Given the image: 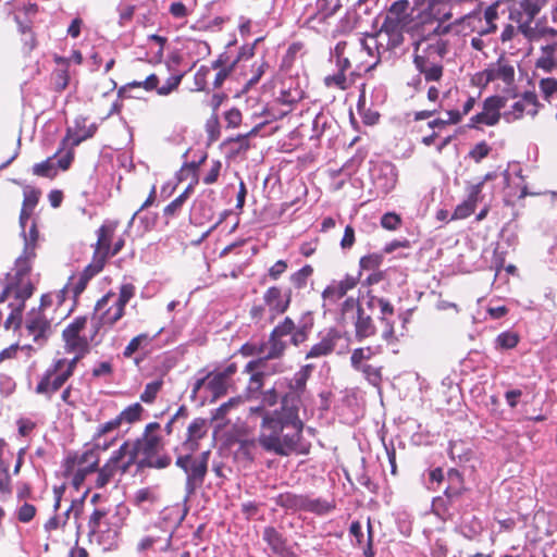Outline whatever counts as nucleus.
Listing matches in <instances>:
<instances>
[{
    "label": "nucleus",
    "mask_w": 557,
    "mask_h": 557,
    "mask_svg": "<svg viewBox=\"0 0 557 557\" xmlns=\"http://www.w3.org/2000/svg\"><path fill=\"white\" fill-rule=\"evenodd\" d=\"M102 270L103 268L92 263L91 261L83 269L78 278L72 286V294L75 301H77L78 297L84 293L89 281L98 275Z\"/></svg>",
    "instance_id": "473e14b6"
},
{
    "label": "nucleus",
    "mask_w": 557,
    "mask_h": 557,
    "mask_svg": "<svg viewBox=\"0 0 557 557\" xmlns=\"http://www.w3.org/2000/svg\"><path fill=\"white\" fill-rule=\"evenodd\" d=\"M355 370L361 372L364 379L373 386H379L382 382V367L366 363Z\"/></svg>",
    "instance_id": "864d4df0"
},
{
    "label": "nucleus",
    "mask_w": 557,
    "mask_h": 557,
    "mask_svg": "<svg viewBox=\"0 0 557 557\" xmlns=\"http://www.w3.org/2000/svg\"><path fill=\"white\" fill-rule=\"evenodd\" d=\"M55 157L57 156L54 153L52 157L47 158L45 161L34 164V166L32 169L33 174L36 176H39V177H48V178L55 177L58 174V171H57L54 163L52 162V160Z\"/></svg>",
    "instance_id": "de8ad7c7"
},
{
    "label": "nucleus",
    "mask_w": 557,
    "mask_h": 557,
    "mask_svg": "<svg viewBox=\"0 0 557 557\" xmlns=\"http://www.w3.org/2000/svg\"><path fill=\"white\" fill-rule=\"evenodd\" d=\"M375 304L380 307V317H394L395 309L388 299L383 297L371 296L368 301V306L372 308Z\"/></svg>",
    "instance_id": "052dcab7"
},
{
    "label": "nucleus",
    "mask_w": 557,
    "mask_h": 557,
    "mask_svg": "<svg viewBox=\"0 0 557 557\" xmlns=\"http://www.w3.org/2000/svg\"><path fill=\"white\" fill-rule=\"evenodd\" d=\"M349 46V42L346 40H341L335 45L334 54L336 58V66L337 71L346 74V72L351 67L352 61L348 55H346V49Z\"/></svg>",
    "instance_id": "a18cd8bd"
},
{
    "label": "nucleus",
    "mask_w": 557,
    "mask_h": 557,
    "mask_svg": "<svg viewBox=\"0 0 557 557\" xmlns=\"http://www.w3.org/2000/svg\"><path fill=\"white\" fill-rule=\"evenodd\" d=\"M86 121V117L75 119L74 126L66 129L65 136L60 141L55 156H59L66 150L65 154L60 157L58 160V168L62 171L69 170L74 161L75 147L79 146L84 140L94 137L97 132V125L90 124L87 126Z\"/></svg>",
    "instance_id": "0eeeda50"
},
{
    "label": "nucleus",
    "mask_w": 557,
    "mask_h": 557,
    "mask_svg": "<svg viewBox=\"0 0 557 557\" xmlns=\"http://www.w3.org/2000/svg\"><path fill=\"white\" fill-rule=\"evenodd\" d=\"M125 520V515L116 508H94L87 522L89 542L103 550L116 548Z\"/></svg>",
    "instance_id": "7ed1b4c3"
},
{
    "label": "nucleus",
    "mask_w": 557,
    "mask_h": 557,
    "mask_svg": "<svg viewBox=\"0 0 557 557\" xmlns=\"http://www.w3.org/2000/svg\"><path fill=\"white\" fill-rule=\"evenodd\" d=\"M513 100L509 110H506V107L503 109V116L507 122L516 121L524 114L535 115L537 113L539 102L534 92H524L521 98Z\"/></svg>",
    "instance_id": "5701e85b"
},
{
    "label": "nucleus",
    "mask_w": 557,
    "mask_h": 557,
    "mask_svg": "<svg viewBox=\"0 0 557 557\" xmlns=\"http://www.w3.org/2000/svg\"><path fill=\"white\" fill-rule=\"evenodd\" d=\"M374 36L367 34L359 39L358 44L355 45V50L360 58L357 59L352 55V59L358 62L357 67L366 72L374 69L382 60H385L384 54L381 53V48L377 46L373 47Z\"/></svg>",
    "instance_id": "2eb2a0df"
},
{
    "label": "nucleus",
    "mask_w": 557,
    "mask_h": 557,
    "mask_svg": "<svg viewBox=\"0 0 557 557\" xmlns=\"http://www.w3.org/2000/svg\"><path fill=\"white\" fill-rule=\"evenodd\" d=\"M335 509V502L325 498H312L309 495L304 497L302 511L312 512L319 516L326 515Z\"/></svg>",
    "instance_id": "e433bc0d"
},
{
    "label": "nucleus",
    "mask_w": 557,
    "mask_h": 557,
    "mask_svg": "<svg viewBox=\"0 0 557 557\" xmlns=\"http://www.w3.org/2000/svg\"><path fill=\"white\" fill-rule=\"evenodd\" d=\"M268 66V62L263 59L252 64V75L246 83V89L252 87L260 81Z\"/></svg>",
    "instance_id": "774afa93"
},
{
    "label": "nucleus",
    "mask_w": 557,
    "mask_h": 557,
    "mask_svg": "<svg viewBox=\"0 0 557 557\" xmlns=\"http://www.w3.org/2000/svg\"><path fill=\"white\" fill-rule=\"evenodd\" d=\"M163 380H156L146 384L144 392L140 394V400L145 404H152L159 392L162 389Z\"/></svg>",
    "instance_id": "13d9d810"
},
{
    "label": "nucleus",
    "mask_w": 557,
    "mask_h": 557,
    "mask_svg": "<svg viewBox=\"0 0 557 557\" xmlns=\"http://www.w3.org/2000/svg\"><path fill=\"white\" fill-rule=\"evenodd\" d=\"M114 296L112 290H109L95 305V312H100L96 322L92 323L91 339H95L97 334L103 327L111 329L117 321H120L125 309L114 302L112 306H108L110 299Z\"/></svg>",
    "instance_id": "f8f14e48"
},
{
    "label": "nucleus",
    "mask_w": 557,
    "mask_h": 557,
    "mask_svg": "<svg viewBox=\"0 0 557 557\" xmlns=\"http://www.w3.org/2000/svg\"><path fill=\"white\" fill-rule=\"evenodd\" d=\"M539 87L544 100L552 102L554 95L557 94V79L553 77L542 78Z\"/></svg>",
    "instance_id": "bf43d9fd"
},
{
    "label": "nucleus",
    "mask_w": 557,
    "mask_h": 557,
    "mask_svg": "<svg viewBox=\"0 0 557 557\" xmlns=\"http://www.w3.org/2000/svg\"><path fill=\"white\" fill-rule=\"evenodd\" d=\"M184 73H174L169 76L165 83L160 86V89H157V94L159 96L165 97L176 91L184 78Z\"/></svg>",
    "instance_id": "5fc2aeb1"
},
{
    "label": "nucleus",
    "mask_w": 557,
    "mask_h": 557,
    "mask_svg": "<svg viewBox=\"0 0 557 557\" xmlns=\"http://www.w3.org/2000/svg\"><path fill=\"white\" fill-rule=\"evenodd\" d=\"M211 65H201L194 75L193 91H206L208 88L209 76L211 75Z\"/></svg>",
    "instance_id": "603ef678"
},
{
    "label": "nucleus",
    "mask_w": 557,
    "mask_h": 557,
    "mask_svg": "<svg viewBox=\"0 0 557 557\" xmlns=\"http://www.w3.org/2000/svg\"><path fill=\"white\" fill-rule=\"evenodd\" d=\"M315 366L312 363H307L302 366L289 380L288 388L289 392L286 393L281 401H284L287 397H289V405L299 408L300 397L306 391L307 381L311 376Z\"/></svg>",
    "instance_id": "4be33fe9"
},
{
    "label": "nucleus",
    "mask_w": 557,
    "mask_h": 557,
    "mask_svg": "<svg viewBox=\"0 0 557 557\" xmlns=\"http://www.w3.org/2000/svg\"><path fill=\"white\" fill-rule=\"evenodd\" d=\"M342 339V333L335 329H329L320 338L313 344L306 354V359H319L332 355L336 348L338 341Z\"/></svg>",
    "instance_id": "b1692460"
},
{
    "label": "nucleus",
    "mask_w": 557,
    "mask_h": 557,
    "mask_svg": "<svg viewBox=\"0 0 557 557\" xmlns=\"http://www.w3.org/2000/svg\"><path fill=\"white\" fill-rule=\"evenodd\" d=\"M383 262V255L370 253L363 256L359 260V267L361 270L375 271Z\"/></svg>",
    "instance_id": "0e129e2a"
},
{
    "label": "nucleus",
    "mask_w": 557,
    "mask_h": 557,
    "mask_svg": "<svg viewBox=\"0 0 557 557\" xmlns=\"http://www.w3.org/2000/svg\"><path fill=\"white\" fill-rule=\"evenodd\" d=\"M451 29L450 24L410 23L406 33L412 39L413 64L426 83L440 82L444 75L443 58L448 52L444 39Z\"/></svg>",
    "instance_id": "f03ea898"
},
{
    "label": "nucleus",
    "mask_w": 557,
    "mask_h": 557,
    "mask_svg": "<svg viewBox=\"0 0 557 557\" xmlns=\"http://www.w3.org/2000/svg\"><path fill=\"white\" fill-rule=\"evenodd\" d=\"M393 317H380L379 321L382 327L381 337L387 344H393L397 341L395 335V322Z\"/></svg>",
    "instance_id": "4d7b16f0"
},
{
    "label": "nucleus",
    "mask_w": 557,
    "mask_h": 557,
    "mask_svg": "<svg viewBox=\"0 0 557 557\" xmlns=\"http://www.w3.org/2000/svg\"><path fill=\"white\" fill-rule=\"evenodd\" d=\"M143 412L144 407L139 403H135L122 410L117 416V419L120 420L121 425L123 423L132 424L141 419Z\"/></svg>",
    "instance_id": "49530a36"
},
{
    "label": "nucleus",
    "mask_w": 557,
    "mask_h": 557,
    "mask_svg": "<svg viewBox=\"0 0 557 557\" xmlns=\"http://www.w3.org/2000/svg\"><path fill=\"white\" fill-rule=\"evenodd\" d=\"M99 461V454L94 449H88L81 455H69L63 463V474L65 478H71L72 485L79 491L86 476L97 471Z\"/></svg>",
    "instance_id": "9d476101"
},
{
    "label": "nucleus",
    "mask_w": 557,
    "mask_h": 557,
    "mask_svg": "<svg viewBox=\"0 0 557 557\" xmlns=\"http://www.w3.org/2000/svg\"><path fill=\"white\" fill-rule=\"evenodd\" d=\"M404 32H406L404 28L394 26L389 22L388 24L382 23L380 29L372 34L374 36L373 47L379 45L384 59L391 60L395 50L400 48L405 41Z\"/></svg>",
    "instance_id": "4468645a"
},
{
    "label": "nucleus",
    "mask_w": 557,
    "mask_h": 557,
    "mask_svg": "<svg viewBox=\"0 0 557 557\" xmlns=\"http://www.w3.org/2000/svg\"><path fill=\"white\" fill-rule=\"evenodd\" d=\"M225 144L235 145V148L233 149L234 154L245 153L251 148L249 138L245 134H239L235 137H230L226 139Z\"/></svg>",
    "instance_id": "680f3d73"
},
{
    "label": "nucleus",
    "mask_w": 557,
    "mask_h": 557,
    "mask_svg": "<svg viewBox=\"0 0 557 557\" xmlns=\"http://www.w3.org/2000/svg\"><path fill=\"white\" fill-rule=\"evenodd\" d=\"M376 355V350L371 347H360L352 350L350 356V363L354 369L360 368L363 366V361L370 360L373 356Z\"/></svg>",
    "instance_id": "8fccbe9b"
},
{
    "label": "nucleus",
    "mask_w": 557,
    "mask_h": 557,
    "mask_svg": "<svg viewBox=\"0 0 557 557\" xmlns=\"http://www.w3.org/2000/svg\"><path fill=\"white\" fill-rule=\"evenodd\" d=\"M302 494H295L293 492H284L275 497V504L286 510L302 511L304 509Z\"/></svg>",
    "instance_id": "58836bf2"
},
{
    "label": "nucleus",
    "mask_w": 557,
    "mask_h": 557,
    "mask_svg": "<svg viewBox=\"0 0 557 557\" xmlns=\"http://www.w3.org/2000/svg\"><path fill=\"white\" fill-rule=\"evenodd\" d=\"M160 331L154 335L148 333H140L133 337L123 350V357L126 359L132 358L138 350L147 348L152 341L159 335Z\"/></svg>",
    "instance_id": "4c0bfd02"
},
{
    "label": "nucleus",
    "mask_w": 557,
    "mask_h": 557,
    "mask_svg": "<svg viewBox=\"0 0 557 557\" xmlns=\"http://www.w3.org/2000/svg\"><path fill=\"white\" fill-rule=\"evenodd\" d=\"M289 397L281 401L280 408L264 414L258 435L259 445L267 453L281 457L308 455L311 444L304 440L305 423L299 408L289 405Z\"/></svg>",
    "instance_id": "f257e3e1"
},
{
    "label": "nucleus",
    "mask_w": 557,
    "mask_h": 557,
    "mask_svg": "<svg viewBox=\"0 0 557 557\" xmlns=\"http://www.w3.org/2000/svg\"><path fill=\"white\" fill-rule=\"evenodd\" d=\"M193 454L188 451L178 454L175 460V466L186 474L185 490L188 494L195 493L202 486L208 473L210 450L202 451L198 456Z\"/></svg>",
    "instance_id": "1a4fd4ad"
},
{
    "label": "nucleus",
    "mask_w": 557,
    "mask_h": 557,
    "mask_svg": "<svg viewBox=\"0 0 557 557\" xmlns=\"http://www.w3.org/2000/svg\"><path fill=\"white\" fill-rule=\"evenodd\" d=\"M312 274L313 268L310 264H306L289 276L290 284L297 290L304 289Z\"/></svg>",
    "instance_id": "09e8293b"
},
{
    "label": "nucleus",
    "mask_w": 557,
    "mask_h": 557,
    "mask_svg": "<svg viewBox=\"0 0 557 557\" xmlns=\"http://www.w3.org/2000/svg\"><path fill=\"white\" fill-rule=\"evenodd\" d=\"M110 458L120 469V474L127 473L133 466L138 468L139 456L132 441H125Z\"/></svg>",
    "instance_id": "a878e982"
},
{
    "label": "nucleus",
    "mask_w": 557,
    "mask_h": 557,
    "mask_svg": "<svg viewBox=\"0 0 557 557\" xmlns=\"http://www.w3.org/2000/svg\"><path fill=\"white\" fill-rule=\"evenodd\" d=\"M547 0H520L517 22H534L537 14L546 5Z\"/></svg>",
    "instance_id": "c9c22d12"
},
{
    "label": "nucleus",
    "mask_w": 557,
    "mask_h": 557,
    "mask_svg": "<svg viewBox=\"0 0 557 557\" xmlns=\"http://www.w3.org/2000/svg\"><path fill=\"white\" fill-rule=\"evenodd\" d=\"M381 226L387 231H396L401 226V218L396 212H386L381 218Z\"/></svg>",
    "instance_id": "338daca9"
},
{
    "label": "nucleus",
    "mask_w": 557,
    "mask_h": 557,
    "mask_svg": "<svg viewBox=\"0 0 557 557\" xmlns=\"http://www.w3.org/2000/svg\"><path fill=\"white\" fill-rule=\"evenodd\" d=\"M557 51V42H552L541 48V55L536 60L535 66L552 72L556 66L555 53Z\"/></svg>",
    "instance_id": "ea45409f"
},
{
    "label": "nucleus",
    "mask_w": 557,
    "mask_h": 557,
    "mask_svg": "<svg viewBox=\"0 0 557 557\" xmlns=\"http://www.w3.org/2000/svg\"><path fill=\"white\" fill-rule=\"evenodd\" d=\"M446 480L448 485L444 488L447 498H454L461 494L463 490V480L461 474L456 469L447 471Z\"/></svg>",
    "instance_id": "79ce46f5"
},
{
    "label": "nucleus",
    "mask_w": 557,
    "mask_h": 557,
    "mask_svg": "<svg viewBox=\"0 0 557 557\" xmlns=\"http://www.w3.org/2000/svg\"><path fill=\"white\" fill-rule=\"evenodd\" d=\"M355 337L358 341L372 337L376 333V326L370 314H367L364 309L357 305V317L355 321Z\"/></svg>",
    "instance_id": "7c9ffc66"
},
{
    "label": "nucleus",
    "mask_w": 557,
    "mask_h": 557,
    "mask_svg": "<svg viewBox=\"0 0 557 557\" xmlns=\"http://www.w3.org/2000/svg\"><path fill=\"white\" fill-rule=\"evenodd\" d=\"M490 182H493L494 188H500L506 190L507 197L516 196V190L510 183V174L508 172V163H500L497 165V169L493 172H490L488 176Z\"/></svg>",
    "instance_id": "2f4dec72"
},
{
    "label": "nucleus",
    "mask_w": 557,
    "mask_h": 557,
    "mask_svg": "<svg viewBox=\"0 0 557 557\" xmlns=\"http://www.w3.org/2000/svg\"><path fill=\"white\" fill-rule=\"evenodd\" d=\"M265 362L263 359L250 360L244 368V373L249 375L245 394L248 399L257 398L262 391L264 385V379L267 376L264 372Z\"/></svg>",
    "instance_id": "aec40b11"
},
{
    "label": "nucleus",
    "mask_w": 557,
    "mask_h": 557,
    "mask_svg": "<svg viewBox=\"0 0 557 557\" xmlns=\"http://www.w3.org/2000/svg\"><path fill=\"white\" fill-rule=\"evenodd\" d=\"M242 397H232L227 401L220 405L214 413H213V420H223L227 416L231 409L236 408L239 404H242Z\"/></svg>",
    "instance_id": "e2e57ef3"
},
{
    "label": "nucleus",
    "mask_w": 557,
    "mask_h": 557,
    "mask_svg": "<svg viewBox=\"0 0 557 557\" xmlns=\"http://www.w3.org/2000/svg\"><path fill=\"white\" fill-rule=\"evenodd\" d=\"M262 300L268 308L269 322L285 313L292 302V290H283L280 286H270L265 289Z\"/></svg>",
    "instance_id": "dca6fc26"
},
{
    "label": "nucleus",
    "mask_w": 557,
    "mask_h": 557,
    "mask_svg": "<svg viewBox=\"0 0 557 557\" xmlns=\"http://www.w3.org/2000/svg\"><path fill=\"white\" fill-rule=\"evenodd\" d=\"M194 191L193 185H188L185 190L178 195L175 199H173L168 206L163 209V215L166 219H173L178 215L183 209V206Z\"/></svg>",
    "instance_id": "a19ab883"
},
{
    "label": "nucleus",
    "mask_w": 557,
    "mask_h": 557,
    "mask_svg": "<svg viewBox=\"0 0 557 557\" xmlns=\"http://www.w3.org/2000/svg\"><path fill=\"white\" fill-rule=\"evenodd\" d=\"M520 22L518 32L521 33L529 41H539L541 39H550L557 37V29L549 27L541 22Z\"/></svg>",
    "instance_id": "c85d7f7f"
},
{
    "label": "nucleus",
    "mask_w": 557,
    "mask_h": 557,
    "mask_svg": "<svg viewBox=\"0 0 557 557\" xmlns=\"http://www.w3.org/2000/svg\"><path fill=\"white\" fill-rule=\"evenodd\" d=\"M77 364L69 358H55L38 376L34 392L47 400L65 386L74 375Z\"/></svg>",
    "instance_id": "423d86ee"
},
{
    "label": "nucleus",
    "mask_w": 557,
    "mask_h": 557,
    "mask_svg": "<svg viewBox=\"0 0 557 557\" xmlns=\"http://www.w3.org/2000/svg\"><path fill=\"white\" fill-rule=\"evenodd\" d=\"M342 8L339 0H317L314 12L306 20V25L319 32L330 24V18Z\"/></svg>",
    "instance_id": "6ab92c4d"
},
{
    "label": "nucleus",
    "mask_w": 557,
    "mask_h": 557,
    "mask_svg": "<svg viewBox=\"0 0 557 557\" xmlns=\"http://www.w3.org/2000/svg\"><path fill=\"white\" fill-rule=\"evenodd\" d=\"M159 429L158 422H150L145 426L141 436L132 441L139 456L138 470L165 469L171 465L172 458L168 454L159 455L162 438L160 435L153 434Z\"/></svg>",
    "instance_id": "39448f33"
},
{
    "label": "nucleus",
    "mask_w": 557,
    "mask_h": 557,
    "mask_svg": "<svg viewBox=\"0 0 557 557\" xmlns=\"http://www.w3.org/2000/svg\"><path fill=\"white\" fill-rule=\"evenodd\" d=\"M408 0H397L393 2L387 9L383 23L388 24L389 22L392 25L401 27L406 30V28L410 24V22L406 23V20L408 17Z\"/></svg>",
    "instance_id": "c756f323"
},
{
    "label": "nucleus",
    "mask_w": 557,
    "mask_h": 557,
    "mask_svg": "<svg viewBox=\"0 0 557 557\" xmlns=\"http://www.w3.org/2000/svg\"><path fill=\"white\" fill-rule=\"evenodd\" d=\"M253 47H243L237 55V58L228 63V58L225 53H221L214 61L211 62L212 71H216L213 81L212 87L213 89H219L223 86L226 78L232 74L235 69V65L242 59H249L253 55Z\"/></svg>",
    "instance_id": "f3484780"
},
{
    "label": "nucleus",
    "mask_w": 557,
    "mask_h": 557,
    "mask_svg": "<svg viewBox=\"0 0 557 557\" xmlns=\"http://www.w3.org/2000/svg\"><path fill=\"white\" fill-rule=\"evenodd\" d=\"M453 17V13L450 11V4L447 0L446 5H438L434 10H431L426 14H418L414 18L410 21V23H432L434 24H445L446 21Z\"/></svg>",
    "instance_id": "f704fd0d"
},
{
    "label": "nucleus",
    "mask_w": 557,
    "mask_h": 557,
    "mask_svg": "<svg viewBox=\"0 0 557 557\" xmlns=\"http://www.w3.org/2000/svg\"><path fill=\"white\" fill-rule=\"evenodd\" d=\"M117 226V221H107L97 230V240L92 245L91 262L103 269L110 259L112 240Z\"/></svg>",
    "instance_id": "ddd939ff"
},
{
    "label": "nucleus",
    "mask_w": 557,
    "mask_h": 557,
    "mask_svg": "<svg viewBox=\"0 0 557 557\" xmlns=\"http://www.w3.org/2000/svg\"><path fill=\"white\" fill-rule=\"evenodd\" d=\"M490 83L499 90V95L490 96V126L495 125L500 119V110L507 107L510 99H517L518 88L515 83V66L500 57L496 64L490 67Z\"/></svg>",
    "instance_id": "20e7f679"
},
{
    "label": "nucleus",
    "mask_w": 557,
    "mask_h": 557,
    "mask_svg": "<svg viewBox=\"0 0 557 557\" xmlns=\"http://www.w3.org/2000/svg\"><path fill=\"white\" fill-rule=\"evenodd\" d=\"M519 335L516 332H503L495 339V347L497 349H512L519 343Z\"/></svg>",
    "instance_id": "6e6d98bb"
},
{
    "label": "nucleus",
    "mask_w": 557,
    "mask_h": 557,
    "mask_svg": "<svg viewBox=\"0 0 557 557\" xmlns=\"http://www.w3.org/2000/svg\"><path fill=\"white\" fill-rule=\"evenodd\" d=\"M236 371L237 364L233 362L223 371L209 372L207 374V389L211 393L213 401L226 395L228 387L231 386L232 376Z\"/></svg>",
    "instance_id": "412c9836"
},
{
    "label": "nucleus",
    "mask_w": 557,
    "mask_h": 557,
    "mask_svg": "<svg viewBox=\"0 0 557 557\" xmlns=\"http://www.w3.org/2000/svg\"><path fill=\"white\" fill-rule=\"evenodd\" d=\"M25 330L34 342H46L51 333V320L42 309L33 308L26 315Z\"/></svg>",
    "instance_id": "a211bd4d"
},
{
    "label": "nucleus",
    "mask_w": 557,
    "mask_h": 557,
    "mask_svg": "<svg viewBox=\"0 0 557 557\" xmlns=\"http://www.w3.org/2000/svg\"><path fill=\"white\" fill-rule=\"evenodd\" d=\"M86 325L87 317H76L61 334L64 351L74 355L70 360H74L76 364L90 352V344L95 341L91 339V335L89 337L84 335Z\"/></svg>",
    "instance_id": "6e6552de"
},
{
    "label": "nucleus",
    "mask_w": 557,
    "mask_h": 557,
    "mask_svg": "<svg viewBox=\"0 0 557 557\" xmlns=\"http://www.w3.org/2000/svg\"><path fill=\"white\" fill-rule=\"evenodd\" d=\"M52 79L54 89L57 91H63L70 83L69 69H58L52 73Z\"/></svg>",
    "instance_id": "69168bd1"
},
{
    "label": "nucleus",
    "mask_w": 557,
    "mask_h": 557,
    "mask_svg": "<svg viewBox=\"0 0 557 557\" xmlns=\"http://www.w3.org/2000/svg\"><path fill=\"white\" fill-rule=\"evenodd\" d=\"M208 425L203 418L194 419L187 428L185 441L182 443V449L188 453H195L199 447V441L207 435Z\"/></svg>",
    "instance_id": "cd10ccee"
},
{
    "label": "nucleus",
    "mask_w": 557,
    "mask_h": 557,
    "mask_svg": "<svg viewBox=\"0 0 557 557\" xmlns=\"http://www.w3.org/2000/svg\"><path fill=\"white\" fill-rule=\"evenodd\" d=\"M262 540L267 543L272 554L277 557H288L294 552L288 546L287 539L272 525L263 529Z\"/></svg>",
    "instance_id": "bb28decb"
},
{
    "label": "nucleus",
    "mask_w": 557,
    "mask_h": 557,
    "mask_svg": "<svg viewBox=\"0 0 557 557\" xmlns=\"http://www.w3.org/2000/svg\"><path fill=\"white\" fill-rule=\"evenodd\" d=\"M359 282V276L346 274L344 278L339 281H333L322 292V298L325 302L333 305L339 299L346 296V294L354 289Z\"/></svg>",
    "instance_id": "393cba45"
},
{
    "label": "nucleus",
    "mask_w": 557,
    "mask_h": 557,
    "mask_svg": "<svg viewBox=\"0 0 557 557\" xmlns=\"http://www.w3.org/2000/svg\"><path fill=\"white\" fill-rule=\"evenodd\" d=\"M35 257V246L26 244L23 255L15 261L14 274L12 277H30L33 260Z\"/></svg>",
    "instance_id": "72a5a7b5"
},
{
    "label": "nucleus",
    "mask_w": 557,
    "mask_h": 557,
    "mask_svg": "<svg viewBox=\"0 0 557 557\" xmlns=\"http://www.w3.org/2000/svg\"><path fill=\"white\" fill-rule=\"evenodd\" d=\"M159 500L158 493L152 487L138 490L134 496V504L137 507H144L146 504L153 505Z\"/></svg>",
    "instance_id": "3c124183"
},
{
    "label": "nucleus",
    "mask_w": 557,
    "mask_h": 557,
    "mask_svg": "<svg viewBox=\"0 0 557 557\" xmlns=\"http://www.w3.org/2000/svg\"><path fill=\"white\" fill-rule=\"evenodd\" d=\"M295 331V322L292 318L285 317L270 333L267 342H262L264 356L258 359H263L267 363L269 360L280 359L284 356L287 349V343L283 337L289 335Z\"/></svg>",
    "instance_id": "9b49d317"
},
{
    "label": "nucleus",
    "mask_w": 557,
    "mask_h": 557,
    "mask_svg": "<svg viewBox=\"0 0 557 557\" xmlns=\"http://www.w3.org/2000/svg\"><path fill=\"white\" fill-rule=\"evenodd\" d=\"M352 81H350L346 74L342 72H336L334 74L326 75L323 78V84L326 88L336 89L341 91H345L352 85Z\"/></svg>",
    "instance_id": "c03bdc74"
},
{
    "label": "nucleus",
    "mask_w": 557,
    "mask_h": 557,
    "mask_svg": "<svg viewBox=\"0 0 557 557\" xmlns=\"http://www.w3.org/2000/svg\"><path fill=\"white\" fill-rule=\"evenodd\" d=\"M97 471L96 487L98 488L104 487L116 473H120V469L111 458L101 468H98Z\"/></svg>",
    "instance_id": "37998d69"
}]
</instances>
